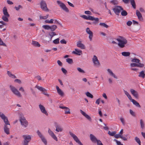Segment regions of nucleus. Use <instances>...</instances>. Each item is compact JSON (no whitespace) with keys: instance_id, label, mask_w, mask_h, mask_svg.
Instances as JSON below:
<instances>
[{"instance_id":"48","label":"nucleus","mask_w":145,"mask_h":145,"mask_svg":"<svg viewBox=\"0 0 145 145\" xmlns=\"http://www.w3.org/2000/svg\"><path fill=\"white\" fill-rule=\"evenodd\" d=\"M4 130L6 134L8 135L10 134L9 129H4Z\"/></svg>"},{"instance_id":"63","label":"nucleus","mask_w":145,"mask_h":145,"mask_svg":"<svg viewBox=\"0 0 145 145\" xmlns=\"http://www.w3.org/2000/svg\"><path fill=\"white\" fill-rule=\"evenodd\" d=\"M85 13L86 14L91 15V12L89 11H86L85 12Z\"/></svg>"},{"instance_id":"5","label":"nucleus","mask_w":145,"mask_h":145,"mask_svg":"<svg viewBox=\"0 0 145 145\" xmlns=\"http://www.w3.org/2000/svg\"><path fill=\"white\" fill-rule=\"evenodd\" d=\"M81 17L86 20H89L91 21L94 20L96 22V23H97L99 20V19L98 18H95L94 17L91 16L90 15L87 16L85 15H83L81 16Z\"/></svg>"},{"instance_id":"38","label":"nucleus","mask_w":145,"mask_h":145,"mask_svg":"<svg viewBox=\"0 0 145 145\" xmlns=\"http://www.w3.org/2000/svg\"><path fill=\"white\" fill-rule=\"evenodd\" d=\"M86 95L88 97L90 98H93V96L92 94H91L89 92H87L86 93Z\"/></svg>"},{"instance_id":"29","label":"nucleus","mask_w":145,"mask_h":145,"mask_svg":"<svg viewBox=\"0 0 145 145\" xmlns=\"http://www.w3.org/2000/svg\"><path fill=\"white\" fill-rule=\"evenodd\" d=\"M35 88H37L38 90L42 92H44L47 91V90L44 88H42V87L39 86L37 85H36L35 86Z\"/></svg>"},{"instance_id":"61","label":"nucleus","mask_w":145,"mask_h":145,"mask_svg":"<svg viewBox=\"0 0 145 145\" xmlns=\"http://www.w3.org/2000/svg\"><path fill=\"white\" fill-rule=\"evenodd\" d=\"M60 42L62 44H66V40L64 39H63L61 40L60 41Z\"/></svg>"},{"instance_id":"2","label":"nucleus","mask_w":145,"mask_h":145,"mask_svg":"<svg viewBox=\"0 0 145 145\" xmlns=\"http://www.w3.org/2000/svg\"><path fill=\"white\" fill-rule=\"evenodd\" d=\"M131 61L133 63H131L130 65V66L131 67H142L144 66L143 64L140 63V60L137 58L135 57L131 59Z\"/></svg>"},{"instance_id":"44","label":"nucleus","mask_w":145,"mask_h":145,"mask_svg":"<svg viewBox=\"0 0 145 145\" xmlns=\"http://www.w3.org/2000/svg\"><path fill=\"white\" fill-rule=\"evenodd\" d=\"M42 27L44 28L45 29L49 30L50 29V26L48 25H43L42 26Z\"/></svg>"},{"instance_id":"52","label":"nucleus","mask_w":145,"mask_h":145,"mask_svg":"<svg viewBox=\"0 0 145 145\" xmlns=\"http://www.w3.org/2000/svg\"><path fill=\"white\" fill-rule=\"evenodd\" d=\"M59 39L57 38L53 40V43L55 44H58L59 43Z\"/></svg>"},{"instance_id":"26","label":"nucleus","mask_w":145,"mask_h":145,"mask_svg":"<svg viewBox=\"0 0 145 145\" xmlns=\"http://www.w3.org/2000/svg\"><path fill=\"white\" fill-rule=\"evenodd\" d=\"M75 51H73L72 52V53L79 56L82 54V51L81 50L75 49Z\"/></svg>"},{"instance_id":"28","label":"nucleus","mask_w":145,"mask_h":145,"mask_svg":"<svg viewBox=\"0 0 145 145\" xmlns=\"http://www.w3.org/2000/svg\"><path fill=\"white\" fill-rule=\"evenodd\" d=\"M7 74L10 77L12 78H16L15 75L12 74V73L9 71H7Z\"/></svg>"},{"instance_id":"23","label":"nucleus","mask_w":145,"mask_h":145,"mask_svg":"<svg viewBox=\"0 0 145 145\" xmlns=\"http://www.w3.org/2000/svg\"><path fill=\"white\" fill-rule=\"evenodd\" d=\"M136 14L137 15L138 19L140 21H142L143 20V18L141 14L138 10H137Z\"/></svg>"},{"instance_id":"3","label":"nucleus","mask_w":145,"mask_h":145,"mask_svg":"<svg viewBox=\"0 0 145 145\" xmlns=\"http://www.w3.org/2000/svg\"><path fill=\"white\" fill-rule=\"evenodd\" d=\"M22 137L23 138L22 142V145H28L31 140L32 136L30 135H23Z\"/></svg>"},{"instance_id":"60","label":"nucleus","mask_w":145,"mask_h":145,"mask_svg":"<svg viewBox=\"0 0 145 145\" xmlns=\"http://www.w3.org/2000/svg\"><path fill=\"white\" fill-rule=\"evenodd\" d=\"M129 112L130 114L133 116H135V112L131 110L130 109L129 110Z\"/></svg>"},{"instance_id":"56","label":"nucleus","mask_w":145,"mask_h":145,"mask_svg":"<svg viewBox=\"0 0 145 145\" xmlns=\"http://www.w3.org/2000/svg\"><path fill=\"white\" fill-rule=\"evenodd\" d=\"M108 80L109 84H112L113 83V79L111 78H109Z\"/></svg>"},{"instance_id":"57","label":"nucleus","mask_w":145,"mask_h":145,"mask_svg":"<svg viewBox=\"0 0 145 145\" xmlns=\"http://www.w3.org/2000/svg\"><path fill=\"white\" fill-rule=\"evenodd\" d=\"M96 143H97V145H103L101 141L99 140H98Z\"/></svg>"},{"instance_id":"14","label":"nucleus","mask_w":145,"mask_h":145,"mask_svg":"<svg viewBox=\"0 0 145 145\" xmlns=\"http://www.w3.org/2000/svg\"><path fill=\"white\" fill-rule=\"evenodd\" d=\"M39 106L42 113L43 114H44L46 116L48 115V113L46 110L45 107L43 105L40 104L39 105Z\"/></svg>"},{"instance_id":"54","label":"nucleus","mask_w":145,"mask_h":145,"mask_svg":"<svg viewBox=\"0 0 145 145\" xmlns=\"http://www.w3.org/2000/svg\"><path fill=\"white\" fill-rule=\"evenodd\" d=\"M110 3L112 4L115 5L117 4L118 3V1L116 0H113L110 1Z\"/></svg>"},{"instance_id":"32","label":"nucleus","mask_w":145,"mask_h":145,"mask_svg":"<svg viewBox=\"0 0 145 145\" xmlns=\"http://www.w3.org/2000/svg\"><path fill=\"white\" fill-rule=\"evenodd\" d=\"M122 55L125 57H127L130 56V53L129 52H124L121 53Z\"/></svg>"},{"instance_id":"35","label":"nucleus","mask_w":145,"mask_h":145,"mask_svg":"<svg viewBox=\"0 0 145 145\" xmlns=\"http://www.w3.org/2000/svg\"><path fill=\"white\" fill-rule=\"evenodd\" d=\"M9 16H2V19L5 22H8V18Z\"/></svg>"},{"instance_id":"20","label":"nucleus","mask_w":145,"mask_h":145,"mask_svg":"<svg viewBox=\"0 0 145 145\" xmlns=\"http://www.w3.org/2000/svg\"><path fill=\"white\" fill-rule=\"evenodd\" d=\"M90 139L92 142L94 143H96L98 140L96 137L93 134H90L89 135Z\"/></svg>"},{"instance_id":"33","label":"nucleus","mask_w":145,"mask_h":145,"mask_svg":"<svg viewBox=\"0 0 145 145\" xmlns=\"http://www.w3.org/2000/svg\"><path fill=\"white\" fill-rule=\"evenodd\" d=\"M37 133L38 136L39 138H40V139L43 138L44 137V135H42V134L40 132V131L38 130L37 131Z\"/></svg>"},{"instance_id":"39","label":"nucleus","mask_w":145,"mask_h":145,"mask_svg":"<svg viewBox=\"0 0 145 145\" xmlns=\"http://www.w3.org/2000/svg\"><path fill=\"white\" fill-rule=\"evenodd\" d=\"M57 26L55 25H53L50 26V29L51 31H54L57 28Z\"/></svg>"},{"instance_id":"12","label":"nucleus","mask_w":145,"mask_h":145,"mask_svg":"<svg viewBox=\"0 0 145 145\" xmlns=\"http://www.w3.org/2000/svg\"><path fill=\"white\" fill-rule=\"evenodd\" d=\"M57 4L59 5L61 8L67 12H69L68 9L64 3L61 2L60 1H57Z\"/></svg>"},{"instance_id":"17","label":"nucleus","mask_w":145,"mask_h":145,"mask_svg":"<svg viewBox=\"0 0 145 145\" xmlns=\"http://www.w3.org/2000/svg\"><path fill=\"white\" fill-rule=\"evenodd\" d=\"M59 108L62 109H65V114H70L71 113L70 110L69 108L61 105L59 106Z\"/></svg>"},{"instance_id":"8","label":"nucleus","mask_w":145,"mask_h":145,"mask_svg":"<svg viewBox=\"0 0 145 145\" xmlns=\"http://www.w3.org/2000/svg\"><path fill=\"white\" fill-rule=\"evenodd\" d=\"M54 126L56 128V132L61 133L62 132L63 130V127L60 125L58 124L56 122L54 123Z\"/></svg>"},{"instance_id":"10","label":"nucleus","mask_w":145,"mask_h":145,"mask_svg":"<svg viewBox=\"0 0 145 145\" xmlns=\"http://www.w3.org/2000/svg\"><path fill=\"white\" fill-rule=\"evenodd\" d=\"M0 117L3 120L5 123L4 125H10V123L8 121L7 118L2 112H0Z\"/></svg>"},{"instance_id":"45","label":"nucleus","mask_w":145,"mask_h":145,"mask_svg":"<svg viewBox=\"0 0 145 145\" xmlns=\"http://www.w3.org/2000/svg\"><path fill=\"white\" fill-rule=\"evenodd\" d=\"M99 25H100L103 26L104 27H105L106 28H108V25L106 24L105 23H101L99 24Z\"/></svg>"},{"instance_id":"64","label":"nucleus","mask_w":145,"mask_h":145,"mask_svg":"<svg viewBox=\"0 0 145 145\" xmlns=\"http://www.w3.org/2000/svg\"><path fill=\"white\" fill-rule=\"evenodd\" d=\"M132 22L130 21H129L127 22V25L130 26L132 24Z\"/></svg>"},{"instance_id":"59","label":"nucleus","mask_w":145,"mask_h":145,"mask_svg":"<svg viewBox=\"0 0 145 145\" xmlns=\"http://www.w3.org/2000/svg\"><path fill=\"white\" fill-rule=\"evenodd\" d=\"M121 136L120 134H115L114 135V137L116 138H121Z\"/></svg>"},{"instance_id":"34","label":"nucleus","mask_w":145,"mask_h":145,"mask_svg":"<svg viewBox=\"0 0 145 145\" xmlns=\"http://www.w3.org/2000/svg\"><path fill=\"white\" fill-rule=\"evenodd\" d=\"M131 3L134 9H135L136 8V5L135 2L134 0H130Z\"/></svg>"},{"instance_id":"6","label":"nucleus","mask_w":145,"mask_h":145,"mask_svg":"<svg viewBox=\"0 0 145 145\" xmlns=\"http://www.w3.org/2000/svg\"><path fill=\"white\" fill-rule=\"evenodd\" d=\"M41 9L44 11L48 12L49 11L46 1L44 0H42L40 3Z\"/></svg>"},{"instance_id":"7","label":"nucleus","mask_w":145,"mask_h":145,"mask_svg":"<svg viewBox=\"0 0 145 145\" xmlns=\"http://www.w3.org/2000/svg\"><path fill=\"white\" fill-rule=\"evenodd\" d=\"M20 121L21 125L24 128L27 127L28 125V122L24 117H22L20 118Z\"/></svg>"},{"instance_id":"16","label":"nucleus","mask_w":145,"mask_h":145,"mask_svg":"<svg viewBox=\"0 0 145 145\" xmlns=\"http://www.w3.org/2000/svg\"><path fill=\"white\" fill-rule=\"evenodd\" d=\"M48 133L51 137L56 141H57L58 139L57 137L54 134V132L50 129L48 130Z\"/></svg>"},{"instance_id":"18","label":"nucleus","mask_w":145,"mask_h":145,"mask_svg":"<svg viewBox=\"0 0 145 145\" xmlns=\"http://www.w3.org/2000/svg\"><path fill=\"white\" fill-rule=\"evenodd\" d=\"M107 72L108 75L111 76L114 78L115 79H117V77L116 75L110 69H108L107 70Z\"/></svg>"},{"instance_id":"30","label":"nucleus","mask_w":145,"mask_h":145,"mask_svg":"<svg viewBox=\"0 0 145 145\" xmlns=\"http://www.w3.org/2000/svg\"><path fill=\"white\" fill-rule=\"evenodd\" d=\"M132 102L133 103V104L135 105L136 106L139 108L140 107V106L139 103L135 100H133V101H132Z\"/></svg>"},{"instance_id":"11","label":"nucleus","mask_w":145,"mask_h":145,"mask_svg":"<svg viewBox=\"0 0 145 145\" xmlns=\"http://www.w3.org/2000/svg\"><path fill=\"white\" fill-rule=\"evenodd\" d=\"M115 13L117 15H119L121 10H123V8L120 6H115L112 9Z\"/></svg>"},{"instance_id":"42","label":"nucleus","mask_w":145,"mask_h":145,"mask_svg":"<svg viewBox=\"0 0 145 145\" xmlns=\"http://www.w3.org/2000/svg\"><path fill=\"white\" fill-rule=\"evenodd\" d=\"M66 61L69 64H71L73 63L72 59L71 58H68L66 59Z\"/></svg>"},{"instance_id":"37","label":"nucleus","mask_w":145,"mask_h":145,"mask_svg":"<svg viewBox=\"0 0 145 145\" xmlns=\"http://www.w3.org/2000/svg\"><path fill=\"white\" fill-rule=\"evenodd\" d=\"M140 123L141 128L143 129L144 127V123L142 120L141 119L140 120Z\"/></svg>"},{"instance_id":"27","label":"nucleus","mask_w":145,"mask_h":145,"mask_svg":"<svg viewBox=\"0 0 145 145\" xmlns=\"http://www.w3.org/2000/svg\"><path fill=\"white\" fill-rule=\"evenodd\" d=\"M32 44L33 46L36 47H40V44L37 41H32Z\"/></svg>"},{"instance_id":"43","label":"nucleus","mask_w":145,"mask_h":145,"mask_svg":"<svg viewBox=\"0 0 145 145\" xmlns=\"http://www.w3.org/2000/svg\"><path fill=\"white\" fill-rule=\"evenodd\" d=\"M41 139L45 145H47V141L44 137Z\"/></svg>"},{"instance_id":"1","label":"nucleus","mask_w":145,"mask_h":145,"mask_svg":"<svg viewBox=\"0 0 145 145\" xmlns=\"http://www.w3.org/2000/svg\"><path fill=\"white\" fill-rule=\"evenodd\" d=\"M116 40L118 42V44L120 48H124L125 45L127 43V39L122 37L119 36L116 39ZM112 43L113 44H117V43L114 41H112Z\"/></svg>"},{"instance_id":"51","label":"nucleus","mask_w":145,"mask_h":145,"mask_svg":"<svg viewBox=\"0 0 145 145\" xmlns=\"http://www.w3.org/2000/svg\"><path fill=\"white\" fill-rule=\"evenodd\" d=\"M135 140L138 144H139V143L141 142V141L139 138H138L137 137H135Z\"/></svg>"},{"instance_id":"13","label":"nucleus","mask_w":145,"mask_h":145,"mask_svg":"<svg viewBox=\"0 0 145 145\" xmlns=\"http://www.w3.org/2000/svg\"><path fill=\"white\" fill-rule=\"evenodd\" d=\"M92 61L94 66L99 67L100 66V64L97 56L94 55L92 58Z\"/></svg>"},{"instance_id":"22","label":"nucleus","mask_w":145,"mask_h":145,"mask_svg":"<svg viewBox=\"0 0 145 145\" xmlns=\"http://www.w3.org/2000/svg\"><path fill=\"white\" fill-rule=\"evenodd\" d=\"M80 112L89 121H91V118L89 115L81 110H80Z\"/></svg>"},{"instance_id":"46","label":"nucleus","mask_w":145,"mask_h":145,"mask_svg":"<svg viewBox=\"0 0 145 145\" xmlns=\"http://www.w3.org/2000/svg\"><path fill=\"white\" fill-rule=\"evenodd\" d=\"M48 14H47L46 15V16H40V19H46L48 18Z\"/></svg>"},{"instance_id":"19","label":"nucleus","mask_w":145,"mask_h":145,"mask_svg":"<svg viewBox=\"0 0 145 145\" xmlns=\"http://www.w3.org/2000/svg\"><path fill=\"white\" fill-rule=\"evenodd\" d=\"M86 31L87 33L89 35V38L90 39V41H91L93 36V32L90 30L89 28L88 27L86 28Z\"/></svg>"},{"instance_id":"49","label":"nucleus","mask_w":145,"mask_h":145,"mask_svg":"<svg viewBox=\"0 0 145 145\" xmlns=\"http://www.w3.org/2000/svg\"><path fill=\"white\" fill-rule=\"evenodd\" d=\"M22 6L20 5H19L18 7H15L14 8L16 9L17 11H18L20 9V8H22Z\"/></svg>"},{"instance_id":"50","label":"nucleus","mask_w":145,"mask_h":145,"mask_svg":"<svg viewBox=\"0 0 145 145\" xmlns=\"http://www.w3.org/2000/svg\"><path fill=\"white\" fill-rule=\"evenodd\" d=\"M0 45L6 46V44L3 42L1 38H0Z\"/></svg>"},{"instance_id":"25","label":"nucleus","mask_w":145,"mask_h":145,"mask_svg":"<svg viewBox=\"0 0 145 145\" xmlns=\"http://www.w3.org/2000/svg\"><path fill=\"white\" fill-rule=\"evenodd\" d=\"M3 12L4 15L3 16H10V15L8 13L7 11V8L5 7H4L3 10Z\"/></svg>"},{"instance_id":"53","label":"nucleus","mask_w":145,"mask_h":145,"mask_svg":"<svg viewBox=\"0 0 145 145\" xmlns=\"http://www.w3.org/2000/svg\"><path fill=\"white\" fill-rule=\"evenodd\" d=\"M114 141L116 142V144L117 145H123L122 144H121L120 142L118 141L117 140L114 139Z\"/></svg>"},{"instance_id":"62","label":"nucleus","mask_w":145,"mask_h":145,"mask_svg":"<svg viewBox=\"0 0 145 145\" xmlns=\"http://www.w3.org/2000/svg\"><path fill=\"white\" fill-rule=\"evenodd\" d=\"M61 71L62 72L65 74L67 72V70L63 68H62L61 69Z\"/></svg>"},{"instance_id":"9","label":"nucleus","mask_w":145,"mask_h":145,"mask_svg":"<svg viewBox=\"0 0 145 145\" xmlns=\"http://www.w3.org/2000/svg\"><path fill=\"white\" fill-rule=\"evenodd\" d=\"M69 134L73 138L74 140L78 144L80 145H83V144L80 141L77 136L72 132L69 131Z\"/></svg>"},{"instance_id":"58","label":"nucleus","mask_w":145,"mask_h":145,"mask_svg":"<svg viewBox=\"0 0 145 145\" xmlns=\"http://www.w3.org/2000/svg\"><path fill=\"white\" fill-rule=\"evenodd\" d=\"M96 143H97V145H103L101 141L99 140H98Z\"/></svg>"},{"instance_id":"47","label":"nucleus","mask_w":145,"mask_h":145,"mask_svg":"<svg viewBox=\"0 0 145 145\" xmlns=\"http://www.w3.org/2000/svg\"><path fill=\"white\" fill-rule=\"evenodd\" d=\"M49 35L51 37V38H52L54 36L56 35V34L55 32L50 33H49Z\"/></svg>"},{"instance_id":"36","label":"nucleus","mask_w":145,"mask_h":145,"mask_svg":"<svg viewBox=\"0 0 145 145\" xmlns=\"http://www.w3.org/2000/svg\"><path fill=\"white\" fill-rule=\"evenodd\" d=\"M116 132V131H114L111 132L110 131H109L108 132V134L111 136H114Z\"/></svg>"},{"instance_id":"21","label":"nucleus","mask_w":145,"mask_h":145,"mask_svg":"<svg viewBox=\"0 0 145 145\" xmlns=\"http://www.w3.org/2000/svg\"><path fill=\"white\" fill-rule=\"evenodd\" d=\"M130 91L131 94L136 98H138V92L133 89H131L130 90Z\"/></svg>"},{"instance_id":"4","label":"nucleus","mask_w":145,"mask_h":145,"mask_svg":"<svg viewBox=\"0 0 145 145\" xmlns=\"http://www.w3.org/2000/svg\"><path fill=\"white\" fill-rule=\"evenodd\" d=\"M10 90L13 93L18 97H22V95L18 90L14 86L10 85Z\"/></svg>"},{"instance_id":"31","label":"nucleus","mask_w":145,"mask_h":145,"mask_svg":"<svg viewBox=\"0 0 145 145\" xmlns=\"http://www.w3.org/2000/svg\"><path fill=\"white\" fill-rule=\"evenodd\" d=\"M145 74H144V71H142L139 73L138 75V76L139 77L144 78H145Z\"/></svg>"},{"instance_id":"41","label":"nucleus","mask_w":145,"mask_h":145,"mask_svg":"<svg viewBox=\"0 0 145 145\" xmlns=\"http://www.w3.org/2000/svg\"><path fill=\"white\" fill-rule=\"evenodd\" d=\"M77 70L78 71V72L80 73H85V71L80 67L77 68Z\"/></svg>"},{"instance_id":"40","label":"nucleus","mask_w":145,"mask_h":145,"mask_svg":"<svg viewBox=\"0 0 145 145\" xmlns=\"http://www.w3.org/2000/svg\"><path fill=\"white\" fill-rule=\"evenodd\" d=\"M122 10V11L121 13V14L122 16H125L127 15V13L126 11L123 10H123Z\"/></svg>"},{"instance_id":"15","label":"nucleus","mask_w":145,"mask_h":145,"mask_svg":"<svg viewBox=\"0 0 145 145\" xmlns=\"http://www.w3.org/2000/svg\"><path fill=\"white\" fill-rule=\"evenodd\" d=\"M56 88L58 94L61 97H64L65 96L64 92L61 89L59 88V86H56Z\"/></svg>"},{"instance_id":"55","label":"nucleus","mask_w":145,"mask_h":145,"mask_svg":"<svg viewBox=\"0 0 145 145\" xmlns=\"http://www.w3.org/2000/svg\"><path fill=\"white\" fill-rule=\"evenodd\" d=\"M120 120L122 124L124 125L125 124V121L124 118L123 117H121L120 118Z\"/></svg>"},{"instance_id":"24","label":"nucleus","mask_w":145,"mask_h":145,"mask_svg":"<svg viewBox=\"0 0 145 145\" xmlns=\"http://www.w3.org/2000/svg\"><path fill=\"white\" fill-rule=\"evenodd\" d=\"M76 45L78 47L80 48L81 49H84L85 48V45L83 44L82 43L81 41H79L77 42Z\"/></svg>"}]
</instances>
